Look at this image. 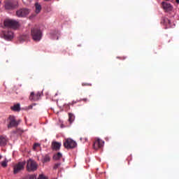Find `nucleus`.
<instances>
[{
    "label": "nucleus",
    "mask_w": 179,
    "mask_h": 179,
    "mask_svg": "<svg viewBox=\"0 0 179 179\" xmlns=\"http://www.w3.org/2000/svg\"><path fill=\"white\" fill-rule=\"evenodd\" d=\"M12 111H20V103H17L11 107Z\"/></svg>",
    "instance_id": "18"
},
{
    "label": "nucleus",
    "mask_w": 179,
    "mask_h": 179,
    "mask_svg": "<svg viewBox=\"0 0 179 179\" xmlns=\"http://www.w3.org/2000/svg\"><path fill=\"white\" fill-rule=\"evenodd\" d=\"M31 10L27 8H21L16 11V16L17 17H27L30 15Z\"/></svg>",
    "instance_id": "4"
},
{
    "label": "nucleus",
    "mask_w": 179,
    "mask_h": 179,
    "mask_svg": "<svg viewBox=\"0 0 179 179\" xmlns=\"http://www.w3.org/2000/svg\"><path fill=\"white\" fill-rule=\"evenodd\" d=\"M103 146H104V141H103L100 138H97L93 145V148L94 149H95V150H97L98 149H101V148H103Z\"/></svg>",
    "instance_id": "9"
},
{
    "label": "nucleus",
    "mask_w": 179,
    "mask_h": 179,
    "mask_svg": "<svg viewBox=\"0 0 179 179\" xmlns=\"http://www.w3.org/2000/svg\"><path fill=\"white\" fill-rule=\"evenodd\" d=\"M0 159H2V155H0Z\"/></svg>",
    "instance_id": "30"
},
{
    "label": "nucleus",
    "mask_w": 179,
    "mask_h": 179,
    "mask_svg": "<svg viewBox=\"0 0 179 179\" xmlns=\"http://www.w3.org/2000/svg\"><path fill=\"white\" fill-rule=\"evenodd\" d=\"M85 141H87V138H85Z\"/></svg>",
    "instance_id": "33"
},
{
    "label": "nucleus",
    "mask_w": 179,
    "mask_h": 179,
    "mask_svg": "<svg viewBox=\"0 0 179 179\" xmlns=\"http://www.w3.org/2000/svg\"><path fill=\"white\" fill-rule=\"evenodd\" d=\"M35 12L36 14H38L40 12H41V5L38 3H35Z\"/></svg>",
    "instance_id": "17"
},
{
    "label": "nucleus",
    "mask_w": 179,
    "mask_h": 179,
    "mask_svg": "<svg viewBox=\"0 0 179 179\" xmlns=\"http://www.w3.org/2000/svg\"><path fill=\"white\" fill-rule=\"evenodd\" d=\"M82 86H92V84L87 83H82Z\"/></svg>",
    "instance_id": "23"
},
{
    "label": "nucleus",
    "mask_w": 179,
    "mask_h": 179,
    "mask_svg": "<svg viewBox=\"0 0 179 179\" xmlns=\"http://www.w3.org/2000/svg\"><path fill=\"white\" fill-rule=\"evenodd\" d=\"M2 167H7L8 166V160L6 159L4 161L1 163Z\"/></svg>",
    "instance_id": "22"
},
{
    "label": "nucleus",
    "mask_w": 179,
    "mask_h": 179,
    "mask_svg": "<svg viewBox=\"0 0 179 179\" xmlns=\"http://www.w3.org/2000/svg\"><path fill=\"white\" fill-rule=\"evenodd\" d=\"M0 5H1V1H0Z\"/></svg>",
    "instance_id": "35"
},
{
    "label": "nucleus",
    "mask_w": 179,
    "mask_h": 179,
    "mask_svg": "<svg viewBox=\"0 0 179 179\" xmlns=\"http://www.w3.org/2000/svg\"><path fill=\"white\" fill-rule=\"evenodd\" d=\"M2 33L5 40H12L13 38V32L11 31H3Z\"/></svg>",
    "instance_id": "12"
},
{
    "label": "nucleus",
    "mask_w": 179,
    "mask_h": 179,
    "mask_svg": "<svg viewBox=\"0 0 179 179\" xmlns=\"http://www.w3.org/2000/svg\"><path fill=\"white\" fill-rule=\"evenodd\" d=\"M38 179H45V177H44L43 175H40Z\"/></svg>",
    "instance_id": "25"
},
{
    "label": "nucleus",
    "mask_w": 179,
    "mask_h": 179,
    "mask_svg": "<svg viewBox=\"0 0 179 179\" xmlns=\"http://www.w3.org/2000/svg\"><path fill=\"white\" fill-rule=\"evenodd\" d=\"M62 157V154L61 152H57L53 156V160H59Z\"/></svg>",
    "instance_id": "20"
},
{
    "label": "nucleus",
    "mask_w": 179,
    "mask_h": 179,
    "mask_svg": "<svg viewBox=\"0 0 179 179\" xmlns=\"http://www.w3.org/2000/svg\"><path fill=\"white\" fill-rule=\"evenodd\" d=\"M41 162L42 163H49V162H51V156H50L49 154L43 155Z\"/></svg>",
    "instance_id": "15"
},
{
    "label": "nucleus",
    "mask_w": 179,
    "mask_h": 179,
    "mask_svg": "<svg viewBox=\"0 0 179 179\" xmlns=\"http://www.w3.org/2000/svg\"><path fill=\"white\" fill-rule=\"evenodd\" d=\"M29 108H33V106H29Z\"/></svg>",
    "instance_id": "31"
},
{
    "label": "nucleus",
    "mask_w": 179,
    "mask_h": 179,
    "mask_svg": "<svg viewBox=\"0 0 179 179\" xmlns=\"http://www.w3.org/2000/svg\"><path fill=\"white\" fill-rule=\"evenodd\" d=\"M31 35L34 41H40L43 37V32L38 27H35L31 29Z\"/></svg>",
    "instance_id": "1"
},
{
    "label": "nucleus",
    "mask_w": 179,
    "mask_h": 179,
    "mask_svg": "<svg viewBox=\"0 0 179 179\" xmlns=\"http://www.w3.org/2000/svg\"><path fill=\"white\" fill-rule=\"evenodd\" d=\"M76 145V142L71 138H67L64 142V146L66 149H74Z\"/></svg>",
    "instance_id": "6"
},
{
    "label": "nucleus",
    "mask_w": 179,
    "mask_h": 179,
    "mask_svg": "<svg viewBox=\"0 0 179 179\" xmlns=\"http://www.w3.org/2000/svg\"><path fill=\"white\" fill-rule=\"evenodd\" d=\"M26 165V162H18L17 164L13 166V173L14 174H17L24 170V166Z\"/></svg>",
    "instance_id": "7"
},
{
    "label": "nucleus",
    "mask_w": 179,
    "mask_h": 179,
    "mask_svg": "<svg viewBox=\"0 0 179 179\" xmlns=\"http://www.w3.org/2000/svg\"><path fill=\"white\" fill-rule=\"evenodd\" d=\"M45 1H51V0H45Z\"/></svg>",
    "instance_id": "32"
},
{
    "label": "nucleus",
    "mask_w": 179,
    "mask_h": 179,
    "mask_svg": "<svg viewBox=\"0 0 179 179\" xmlns=\"http://www.w3.org/2000/svg\"><path fill=\"white\" fill-rule=\"evenodd\" d=\"M8 143V138L3 136H0V146H6Z\"/></svg>",
    "instance_id": "16"
},
{
    "label": "nucleus",
    "mask_w": 179,
    "mask_h": 179,
    "mask_svg": "<svg viewBox=\"0 0 179 179\" xmlns=\"http://www.w3.org/2000/svg\"><path fill=\"white\" fill-rule=\"evenodd\" d=\"M19 125V122L16 121L15 116L10 115L9 117V123L8 124V128H13V127H17Z\"/></svg>",
    "instance_id": "8"
},
{
    "label": "nucleus",
    "mask_w": 179,
    "mask_h": 179,
    "mask_svg": "<svg viewBox=\"0 0 179 179\" xmlns=\"http://www.w3.org/2000/svg\"><path fill=\"white\" fill-rule=\"evenodd\" d=\"M162 5L163 9L165 10L166 12H171V10H173V6H171V3L166 1H163L162 3Z\"/></svg>",
    "instance_id": "11"
},
{
    "label": "nucleus",
    "mask_w": 179,
    "mask_h": 179,
    "mask_svg": "<svg viewBox=\"0 0 179 179\" xmlns=\"http://www.w3.org/2000/svg\"><path fill=\"white\" fill-rule=\"evenodd\" d=\"M80 141H82V138H80Z\"/></svg>",
    "instance_id": "34"
},
{
    "label": "nucleus",
    "mask_w": 179,
    "mask_h": 179,
    "mask_svg": "<svg viewBox=\"0 0 179 179\" xmlns=\"http://www.w3.org/2000/svg\"><path fill=\"white\" fill-rule=\"evenodd\" d=\"M62 164L60 162L55 164V165L53 166V170H57V169H59V167H61Z\"/></svg>",
    "instance_id": "21"
},
{
    "label": "nucleus",
    "mask_w": 179,
    "mask_h": 179,
    "mask_svg": "<svg viewBox=\"0 0 179 179\" xmlns=\"http://www.w3.org/2000/svg\"><path fill=\"white\" fill-rule=\"evenodd\" d=\"M161 23L162 24H165V26H168V27H171V21H170V20H169L167 17H162Z\"/></svg>",
    "instance_id": "14"
},
{
    "label": "nucleus",
    "mask_w": 179,
    "mask_h": 179,
    "mask_svg": "<svg viewBox=\"0 0 179 179\" xmlns=\"http://www.w3.org/2000/svg\"><path fill=\"white\" fill-rule=\"evenodd\" d=\"M4 26L6 27H11L12 29H17L19 27V22L8 19L4 21Z\"/></svg>",
    "instance_id": "5"
},
{
    "label": "nucleus",
    "mask_w": 179,
    "mask_h": 179,
    "mask_svg": "<svg viewBox=\"0 0 179 179\" xmlns=\"http://www.w3.org/2000/svg\"><path fill=\"white\" fill-rule=\"evenodd\" d=\"M75 121V115L73 113H69V122L72 124Z\"/></svg>",
    "instance_id": "19"
},
{
    "label": "nucleus",
    "mask_w": 179,
    "mask_h": 179,
    "mask_svg": "<svg viewBox=\"0 0 179 179\" xmlns=\"http://www.w3.org/2000/svg\"><path fill=\"white\" fill-rule=\"evenodd\" d=\"M82 101H85V102H86V101H87V99H86V98L83 99H82Z\"/></svg>",
    "instance_id": "27"
},
{
    "label": "nucleus",
    "mask_w": 179,
    "mask_h": 179,
    "mask_svg": "<svg viewBox=\"0 0 179 179\" xmlns=\"http://www.w3.org/2000/svg\"><path fill=\"white\" fill-rule=\"evenodd\" d=\"M176 3L179 4V0H176Z\"/></svg>",
    "instance_id": "29"
},
{
    "label": "nucleus",
    "mask_w": 179,
    "mask_h": 179,
    "mask_svg": "<svg viewBox=\"0 0 179 179\" xmlns=\"http://www.w3.org/2000/svg\"><path fill=\"white\" fill-rule=\"evenodd\" d=\"M23 179H29V176H26V177L24 178Z\"/></svg>",
    "instance_id": "28"
},
{
    "label": "nucleus",
    "mask_w": 179,
    "mask_h": 179,
    "mask_svg": "<svg viewBox=\"0 0 179 179\" xmlns=\"http://www.w3.org/2000/svg\"><path fill=\"white\" fill-rule=\"evenodd\" d=\"M28 177H29V179H34V176H29Z\"/></svg>",
    "instance_id": "26"
},
{
    "label": "nucleus",
    "mask_w": 179,
    "mask_h": 179,
    "mask_svg": "<svg viewBox=\"0 0 179 179\" xmlns=\"http://www.w3.org/2000/svg\"><path fill=\"white\" fill-rule=\"evenodd\" d=\"M17 1L15 0H6L4 1V8L6 10H13L17 8Z\"/></svg>",
    "instance_id": "3"
},
{
    "label": "nucleus",
    "mask_w": 179,
    "mask_h": 179,
    "mask_svg": "<svg viewBox=\"0 0 179 179\" xmlns=\"http://www.w3.org/2000/svg\"><path fill=\"white\" fill-rule=\"evenodd\" d=\"M37 169H38V164L36 161L29 159L27 162V171L29 173H34V171H36Z\"/></svg>",
    "instance_id": "2"
},
{
    "label": "nucleus",
    "mask_w": 179,
    "mask_h": 179,
    "mask_svg": "<svg viewBox=\"0 0 179 179\" xmlns=\"http://www.w3.org/2000/svg\"><path fill=\"white\" fill-rule=\"evenodd\" d=\"M41 96V94L40 92H37L36 94H34V92H31L29 100H31V101H38Z\"/></svg>",
    "instance_id": "10"
},
{
    "label": "nucleus",
    "mask_w": 179,
    "mask_h": 179,
    "mask_svg": "<svg viewBox=\"0 0 179 179\" xmlns=\"http://www.w3.org/2000/svg\"><path fill=\"white\" fill-rule=\"evenodd\" d=\"M61 143L53 141L52 142V150L58 151L59 149H61Z\"/></svg>",
    "instance_id": "13"
},
{
    "label": "nucleus",
    "mask_w": 179,
    "mask_h": 179,
    "mask_svg": "<svg viewBox=\"0 0 179 179\" xmlns=\"http://www.w3.org/2000/svg\"><path fill=\"white\" fill-rule=\"evenodd\" d=\"M38 146H40V144H38V143H35V144L34 145V150H36V148H38Z\"/></svg>",
    "instance_id": "24"
}]
</instances>
